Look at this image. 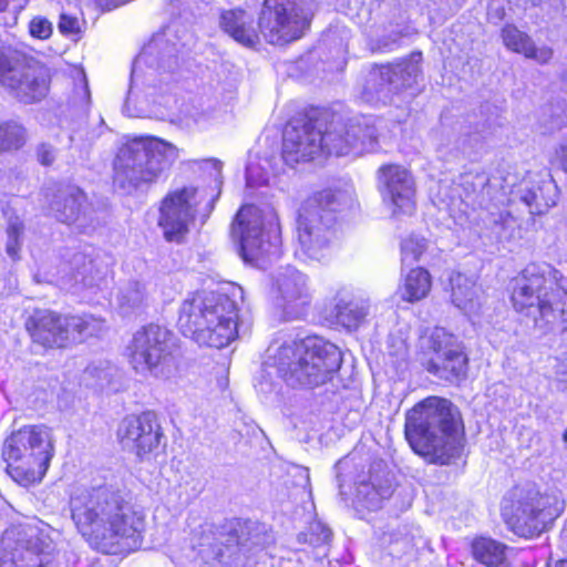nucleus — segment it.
<instances>
[{"label":"nucleus","mask_w":567,"mask_h":567,"mask_svg":"<svg viewBox=\"0 0 567 567\" xmlns=\"http://www.w3.org/2000/svg\"><path fill=\"white\" fill-rule=\"evenodd\" d=\"M69 505L76 530L92 548L118 555L141 546L145 517L118 489L111 486L78 489Z\"/></svg>","instance_id":"f257e3e1"},{"label":"nucleus","mask_w":567,"mask_h":567,"mask_svg":"<svg viewBox=\"0 0 567 567\" xmlns=\"http://www.w3.org/2000/svg\"><path fill=\"white\" fill-rule=\"evenodd\" d=\"M404 432L412 450L431 463L447 464L461 454L460 412L446 399L431 396L409 410Z\"/></svg>","instance_id":"f03ea898"},{"label":"nucleus","mask_w":567,"mask_h":567,"mask_svg":"<svg viewBox=\"0 0 567 567\" xmlns=\"http://www.w3.org/2000/svg\"><path fill=\"white\" fill-rule=\"evenodd\" d=\"M269 364L291 386L316 388L331 381L342 363L340 350L318 337L274 342L268 348Z\"/></svg>","instance_id":"7ed1b4c3"},{"label":"nucleus","mask_w":567,"mask_h":567,"mask_svg":"<svg viewBox=\"0 0 567 567\" xmlns=\"http://www.w3.org/2000/svg\"><path fill=\"white\" fill-rule=\"evenodd\" d=\"M179 324L198 344L220 349L238 337V306L226 293L197 292L183 302Z\"/></svg>","instance_id":"20e7f679"},{"label":"nucleus","mask_w":567,"mask_h":567,"mask_svg":"<svg viewBox=\"0 0 567 567\" xmlns=\"http://www.w3.org/2000/svg\"><path fill=\"white\" fill-rule=\"evenodd\" d=\"M565 277L549 265L530 264L512 281L511 300L516 311L536 315L547 322L564 318Z\"/></svg>","instance_id":"39448f33"},{"label":"nucleus","mask_w":567,"mask_h":567,"mask_svg":"<svg viewBox=\"0 0 567 567\" xmlns=\"http://www.w3.org/2000/svg\"><path fill=\"white\" fill-rule=\"evenodd\" d=\"M179 150L163 140L134 138L124 144L114 159L113 182L124 193L156 182L178 158Z\"/></svg>","instance_id":"423d86ee"},{"label":"nucleus","mask_w":567,"mask_h":567,"mask_svg":"<svg viewBox=\"0 0 567 567\" xmlns=\"http://www.w3.org/2000/svg\"><path fill=\"white\" fill-rule=\"evenodd\" d=\"M563 507H551L549 497L543 495L534 483L516 485L504 499L503 516L514 534L533 538L540 535L548 522L553 520Z\"/></svg>","instance_id":"0eeeda50"},{"label":"nucleus","mask_w":567,"mask_h":567,"mask_svg":"<svg viewBox=\"0 0 567 567\" xmlns=\"http://www.w3.org/2000/svg\"><path fill=\"white\" fill-rule=\"evenodd\" d=\"M128 362L140 375L167 380L177 370L172 333L158 324L137 330L126 348Z\"/></svg>","instance_id":"6e6552de"},{"label":"nucleus","mask_w":567,"mask_h":567,"mask_svg":"<svg viewBox=\"0 0 567 567\" xmlns=\"http://www.w3.org/2000/svg\"><path fill=\"white\" fill-rule=\"evenodd\" d=\"M32 340L45 348H65L103 330L104 321L90 315L64 316L37 309L25 322Z\"/></svg>","instance_id":"1a4fd4ad"},{"label":"nucleus","mask_w":567,"mask_h":567,"mask_svg":"<svg viewBox=\"0 0 567 567\" xmlns=\"http://www.w3.org/2000/svg\"><path fill=\"white\" fill-rule=\"evenodd\" d=\"M0 567H62V555L35 528L11 527L0 540Z\"/></svg>","instance_id":"9d476101"},{"label":"nucleus","mask_w":567,"mask_h":567,"mask_svg":"<svg viewBox=\"0 0 567 567\" xmlns=\"http://www.w3.org/2000/svg\"><path fill=\"white\" fill-rule=\"evenodd\" d=\"M460 186L463 190V200L481 209L476 218L481 234L498 240L511 237L509 230L515 226V218L508 210L492 205L494 189L488 174L467 172L461 176Z\"/></svg>","instance_id":"9b49d317"},{"label":"nucleus","mask_w":567,"mask_h":567,"mask_svg":"<svg viewBox=\"0 0 567 567\" xmlns=\"http://www.w3.org/2000/svg\"><path fill=\"white\" fill-rule=\"evenodd\" d=\"M195 545L206 558L221 561L237 547H259L262 545L260 527L252 522L230 519L221 525L202 524L194 533Z\"/></svg>","instance_id":"f8f14e48"},{"label":"nucleus","mask_w":567,"mask_h":567,"mask_svg":"<svg viewBox=\"0 0 567 567\" xmlns=\"http://www.w3.org/2000/svg\"><path fill=\"white\" fill-rule=\"evenodd\" d=\"M219 194L220 189L216 195L207 198L205 190L196 187H184L169 193L162 202L158 219L165 239L181 243L189 231V225L193 223L200 205L205 202L202 209L204 216L207 217L214 209Z\"/></svg>","instance_id":"ddd939ff"},{"label":"nucleus","mask_w":567,"mask_h":567,"mask_svg":"<svg viewBox=\"0 0 567 567\" xmlns=\"http://www.w3.org/2000/svg\"><path fill=\"white\" fill-rule=\"evenodd\" d=\"M3 455L17 468L33 474H44L54 455L52 429L44 425H28L13 432L4 443Z\"/></svg>","instance_id":"4468645a"},{"label":"nucleus","mask_w":567,"mask_h":567,"mask_svg":"<svg viewBox=\"0 0 567 567\" xmlns=\"http://www.w3.org/2000/svg\"><path fill=\"white\" fill-rule=\"evenodd\" d=\"M308 25L299 0H264L258 27L269 43L282 45L298 40Z\"/></svg>","instance_id":"2eb2a0df"},{"label":"nucleus","mask_w":567,"mask_h":567,"mask_svg":"<svg viewBox=\"0 0 567 567\" xmlns=\"http://www.w3.org/2000/svg\"><path fill=\"white\" fill-rule=\"evenodd\" d=\"M336 217L320 209H302L297 220L295 255L303 260L323 261L331 256L336 240Z\"/></svg>","instance_id":"dca6fc26"},{"label":"nucleus","mask_w":567,"mask_h":567,"mask_svg":"<svg viewBox=\"0 0 567 567\" xmlns=\"http://www.w3.org/2000/svg\"><path fill=\"white\" fill-rule=\"evenodd\" d=\"M231 235L239 238L240 255L245 261L259 260L278 250L276 233L265 231L260 210L255 206L239 209L231 225Z\"/></svg>","instance_id":"f3484780"},{"label":"nucleus","mask_w":567,"mask_h":567,"mask_svg":"<svg viewBox=\"0 0 567 567\" xmlns=\"http://www.w3.org/2000/svg\"><path fill=\"white\" fill-rule=\"evenodd\" d=\"M0 82L14 99L24 104L41 101L49 91V75L43 66L11 63L6 59H0Z\"/></svg>","instance_id":"a211bd4d"},{"label":"nucleus","mask_w":567,"mask_h":567,"mask_svg":"<svg viewBox=\"0 0 567 567\" xmlns=\"http://www.w3.org/2000/svg\"><path fill=\"white\" fill-rule=\"evenodd\" d=\"M124 449L134 453L141 461L150 460L159 450L164 433L154 412L126 416L117 432Z\"/></svg>","instance_id":"6ab92c4d"},{"label":"nucleus","mask_w":567,"mask_h":567,"mask_svg":"<svg viewBox=\"0 0 567 567\" xmlns=\"http://www.w3.org/2000/svg\"><path fill=\"white\" fill-rule=\"evenodd\" d=\"M429 349L432 355L426 362V370L449 382H456L466 375L467 357L454 336L443 328H435L430 337Z\"/></svg>","instance_id":"aec40b11"},{"label":"nucleus","mask_w":567,"mask_h":567,"mask_svg":"<svg viewBox=\"0 0 567 567\" xmlns=\"http://www.w3.org/2000/svg\"><path fill=\"white\" fill-rule=\"evenodd\" d=\"M379 188L393 214L411 215L415 208V183L411 173L401 165L388 164L378 171Z\"/></svg>","instance_id":"412c9836"},{"label":"nucleus","mask_w":567,"mask_h":567,"mask_svg":"<svg viewBox=\"0 0 567 567\" xmlns=\"http://www.w3.org/2000/svg\"><path fill=\"white\" fill-rule=\"evenodd\" d=\"M322 125L308 121L289 124L284 132L282 158L288 165L312 159L322 152Z\"/></svg>","instance_id":"4be33fe9"},{"label":"nucleus","mask_w":567,"mask_h":567,"mask_svg":"<svg viewBox=\"0 0 567 567\" xmlns=\"http://www.w3.org/2000/svg\"><path fill=\"white\" fill-rule=\"evenodd\" d=\"M416 72L417 68L415 65L408 69L401 66L373 68L367 75L362 97L369 103H386L391 94L398 93L401 89L412 84L411 76H416Z\"/></svg>","instance_id":"5701e85b"},{"label":"nucleus","mask_w":567,"mask_h":567,"mask_svg":"<svg viewBox=\"0 0 567 567\" xmlns=\"http://www.w3.org/2000/svg\"><path fill=\"white\" fill-rule=\"evenodd\" d=\"M276 286L285 317L289 320L302 317L311 298L307 277L288 267L278 274Z\"/></svg>","instance_id":"b1692460"},{"label":"nucleus","mask_w":567,"mask_h":567,"mask_svg":"<svg viewBox=\"0 0 567 567\" xmlns=\"http://www.w3.org/2000/svg\"><path fill=\"white\" fill-rule=\"evenodd\" d=\"M254 19L243 9H231L224 11L220 16V25L238 43L252 48L259 37L252 27Z\"/></svg>","instance_id":"393cba45"},{"label":"nucleus","mask_w":567,"mask_h":567,"mask_svg":"<svg viewBox=\"0 0 567 567\" xmlns=\"http://www.w3.org/2000/svg\"><path fill=\"white\" fill-rule=\"evenodd\" d=\"M84 204V193L79 187L69 185L58 190L50 209L59 221L72 224L80 219Z\"/></svg>","instance_id":"a878e982"},{"label":"nucleus","mask_w":567,"mask_h":567,"mask_svg":"<svg viewBox=\"0 0 567 567\" xmlns=\"http://www.w3.org/2000/svg\"><path fill=\"white\" fill-rule=\"evenodd\" d=\"M393 493V482L386 472L371 473L369 481L361 482L357 488L358 502L369 511L381 507L383 501Z\"/></svg>","instance_id":"bb28decb"},{"label":"nucleus","mask_w":567,"mask_h":567,"mask_svg":"<svg viewBox=\"0 0 567 567\" xmlns=\"http://www.w3.org/2000/svg\"><path fill=\"white\" fill-rule=\"evenodd\" d=\"M502 39L506 48L534 59L539 63H547L553 58V50L548 47L536 48L532 39L515 25L507 24L502 29Z\"/></svg>","instance_id":"cd10ccee"},{"label":"nucleus","mask_w":567,"mask_h":567,"mask_svg":"<svg viewBox=\"0 0 567 567\" xmlns=\"http://www.w3.org/2000/svg\"><path fill=\"white\" fill-rule=\"evenodd\" d=\"M379 130L371 117L352 118L349 121L351 154L361 155L379 148Z\"/></svg>","instance_id":"c85d7f7f"},{"label":"nucleus","mask_w":567,"mask_h":567,"mask_svg":"<svg viewBox=\"0 0 567 567\" xmlns=\"http://www.w3.org/2000/svg\"><path fill=\"white\" fill-rule=\"evenodd\" d=\"M352 193L350 185L322 189L315 195L313 203L303 209H320V214H332L336 217V212L351 204Z\"/></svg>","instance_id":"c756f323"},{"label":"nucleus","mask_w":567,"mask_h":567,"mask_svg":"<svg viewBox=\"0 0 567 567\" xmlns=\"http://www.w3.org/2000/svg\"><path fill=\"white\" fill-rule=\"evenodd\" d=\"M452 301L465 313H474L480 309V288L462 274L451 277Z\"/></svg>","instance_id":"7c9ffc66"},{"label":"nucleus","mask_w":567,"mask_h":567,"mask_svg":"<svg viewBox=\"0 0 567 567\" xmlns=\"http://www.w3.org/2000/svg\"><path fill=\"white\" fill-rule=\"evenodd\" d=\"M150 291L145 282L130 280L120 288L117 293V307L122 315L128 316L143 310L148 306Z\"/></svg>","instance_id":"2f4dec72"},{"label":"nucleus","mask_w":567,"mask_h":567,"mask_svg":"<svg viewBox=\"0 0 567 567\" xmlns=\"http://www.w3.org/2000/svg\"><path fill=\"white\" fill-rule=\"evenodd\" d=\"M322 152L336 156H344L351 154V144L349 136V122L340 121L331 122L324 131H322Z\"/></svg>","instance_id":"473e14b6"},{"label":"nucleus","mask_w":567,"mask_h":567,"mask_svg":"<svg viewBox=\"0 0 567 567\" xmlns=\"http://www.w3.org/2000/svg\"><path fill=\"white\" fill-rule=\"evenodd\" d=\"M506 546L492 538L480 537L472 543L474 558L487 567H499L506 559Z\"/></svg>","instance_id":"72a5a7b5"},{"label":"nucleus","mask_w":567,"mask_h":567,"mask_svg":"<svg viewBox=\"0 0 567 567\" xmlns=\"http://www.w3.org/2000/svg\"><path fill=\"white\" fill-rule=\"evenodd\" d=\"M431 276L423 268L412 269L401 287V297L409 302L419 301L427 296L431 289Z\"/></svg>","instance_id":"f704fd0d"},{"label":"nucleus","mask_w":567,"mask_h":567,"mask_svg":"<svg viewBox=\"0 0 567 567\" xmlns=\"http://www.w3.org/2000/svg\"><path fill=\"white\" fill-rule=\"evenodd\" d=\"M369 312V305L363 300L339 299L334 306V316L341 326L355 329L364 320Z\"/></svg>","instance_id":"c9c22d12"},{"label":"nucleus","mask_w":567,"mask_h":567,"mask_svg":"<svg viewBox=\"0 0 567 567\" xmlns=\"http://www.w3.org/2000/svg\"><path fill=\"white\" fill-rule=\"evenodd\" d=\"M27 141L25 128L16 121L0 123V154L21 148Z\"/></svg>","instance_id":"e433bc0d"},{"label":"nucleus","mask_w":567,"mask_h":567,"mask_svg":"<svg viewBox=\"0 0 567 567\" xmlns=\"http://www.w3.org/2000/svg\"><path fill=\"white\" fill-rule=\"evenodd\" d=\"M551 182H546L543 185L523 190L520 199L529 208L530 214H543L548 207L555 205L554 198L548 199L544 196V193L551 190Z\"/></svg>","instance_id":"4c0bfd02"},{"label":"nucleus","mask_w":567,"mask_h":567,"mask_svg":"<svg viewBox=\"0 0 567 567\" xmlns=\"http://www.w3.org/2000/svg\"><path fill=\"white\" fill-rule=\"evenodd\" d=\"M415 545L414 536L405 526L389 535V549L392 556L401 557L411 554Z\"/></svg>","instance_id":"58836bf2"},{"label":"nucleus","mask_w":567,"mask_h":567,"mask_svg":"<svg viewBox=\"0 0 567 567\" xmlns=\"http://www.w3.org/2000/svg\"><path fill=\"white\" fill-rule=\"evenodd\" d=\"M23 231L24 226L19 217H13L9 219L7 227L8 240L6 245V251L12 260L20 259Z\"/></svg>","instance_id":"ea45409f"},{"label":"nucleus","mask_w":567,"mask_h":567,"mask_svg":"<svg viewBox=\"0 0 567 567\" xmlns=\"http://www.w3.org/2000/svg\"><path fill=\"white\" fill-rule=\"evenodd\" d=\"M426 249V240L424 238L411 236L401 244V254L403 264H412L416 261Z\"/></svg>","instance_id":"a19ab883"},{"label":"nucleus","mask_w":567,"mask_h":567,"mask_svg":"<svg viewBox=\"0 0 567 567\" xmlns=\"http://www.w3.org/2000/svg\"><path fill=\"white\" fill-rule=\"evenodd\" d=\"M310 532H311V534H310L309 542L315 546L327 544L331 540V537H332L331 529L320 522L312 523L310 525Z\"/></svg>","instance_id":"79ce46f5"},{"label":"nucleus","mask_w":567,"mask_h":567,"mask_svg":"<svg viewBox=\"0 0 567 567\" xmlns=\"http://www.w3.org/2000/svg\"><path fill=\"white\" fill-rule=\"evenodd\" d=\"M30 33L38 39H48L52 33L51 22L42 17H35L29 24Z\"/></svg>","instance_id":"37998d69"},{"label":"nucleus","mask_w":567,"mask_h":567,"mask_svg":"<svg viewBox=\"0 0 567 567\" xmlns=\"http://www.w3.org/2000/svg\"><path fill=\"white\" fill-rule=\"evenodd\" d=\"M59 30L63 34H75L80 32L78 18L62 13L59 21Z\"/></svg>","instance_id":"c03bdc74"},{"label":"nucleus","mask_w":567,"mask_h":567,"mask_svg":"<svg viewBox=\"0 0 567 567\" xmlns=\"http://www.w3.org/2000/svg\"><path fill=\"white\" fill-rule=\"evenodd\" d=\"M55 150L48 144H42L38 148V159L42 165H51L55 159Z\"/></svg>","instance_id":"a18cd8bd"},{"label":"nucleus","mask_w":567,"mask_h":567,"mask_svg":"<svg viewBox=\"0 0 567 567\" xmlns=\"http://www.w3.org/2000/svg\"><path fill=\"white\" fill-rule=\"evenodd\" d=\"M202 165L207 168V169H212L213 171V177L216 182H219V177H220V174H221V163L215 158H208V159H204L200 162ZM220 183H218L219 185Z\"/></svg>","instance_id":"49530a36"},{"label":"nucleus","mask_w":567,"mask_h":567,"mask_svg":"<svg viewBox=\"0 0 567 567\" xmlns=\"http://www.w3.org/2000/svg\"><path fill=\"white\" fill-rule=\"evenodd\" d=\"M560 153L556 152V156L554 158V162L557 163V165L564 171L567 172V155L565 146L560 147Z\"/></svg>","instance_id":"de8ad7c7"},{"label":"nucleus","mask_w":567,"mask_h":567,"mask_svg":"<svg viewBox=\"0 0 567 567\" xmlns=\"http://www.w3.org/2000/svg\"><path fill=\"white\" fill-rule=\"evenodd\" d=\"M547 567H567L566 566V560L565 559H558L556 561H549L547 564Z\"/></svg>","instance_id":"09e8293b"},{"label":"nucleus","mask_w":567,"mask_h":567,"mask_svg":"<svg viewBox=\"0 0 567 567\" xmlns=\"http://www.w3.org/2000/svg\"><path fill=\"white\" fill-rule=\"evenodd\" d=\"M8 0H0V12H4L8 8Z\"/></svg>","instance_id":"8fccbe9b"},{"label":"nucleus","mask_w":567,"mask_h":567,"mask_svg":"<svg viewBox=\"0 0 567 567\" xmlns=\"http://www.w3.org/2000/svg\"><path fill=\"white\" fill-rule=\"evenodd\" d=\"M563 441L567 442V430H565L561 434Z\"/></svg>","instance_id":"3c124183"},{"label":"nucleus","mask_w":567,"mask_h":567,"mask_svg":"<svg viewBox=\"0 0 567 567\" xmlns=\"http://www.w3.org/2000/svg\"><path fill=\"white\" fill-rule=\"evenodd\" d=\"M496 17L501 19L503 17V10H496Z\"/></svg>","instance_id":"603ef678"}]
</instances>
